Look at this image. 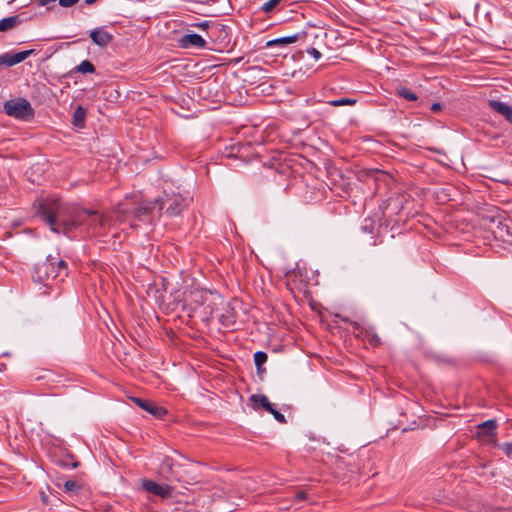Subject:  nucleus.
<instances>
[{"label":"nucleus","mask_w":512,"mask_h":512,"mask_svg":"<svg viewBox=\"0 0 512 512\" xmlns=\"http://www.w3.org/2000/svg\"><path fill=\"white\" fill-rule=\"evenodd\" d=\"M37 213L49 225L51 231L70 237L75 231V223L82 220L85 212L75 204L67 203L55 196L41 200Z\"/></svg>","instance_id":"1"},{"label":"nucleus","mask_w":512,"mask_h":512,"mask_svg":"<svg viewBox=\"0 0 512 512\" xmlns=\"http://www.w3.org/2000/svg\"><path fill=\"white\" fill-rule=\"evenodd\" d=\"M68 275L67 263L55 256L48 255L46 259L35 265L32 278L34 282L49 286L56 278L64 279Z\"/></svg>","instance_id":"2"},{"label":"nucleus","mask_w":512,"mask_h":512,"mask_svg":"<svg viewBox=\"0 0 512 512\" xmlns=\"http://www.w3.org/2000/svg\"><path fill=\"white\" fill-rule=\"evenodd\" d=\"M158 202L156 199L142 201L130 210L119 205L115 213L119 221H125L132 216L136 221L152 225L154 224V211H158Z\"/></svg>","instance_id":"3"},{"label":"nucleus","mask_w":512,"mask_h":512,"mask_svg":"<svg viewBox=\"0 0 512 512\" xmlns=\"http://www.w3.org/2000/svg\"><path fill=\"white\" fill-rule=\"evenodd\" d=\"M3 110L8 116L22 121H30L35 117L34 108L30 102L23 97L5 101Z\"/></svg>","instance_id":"4"},{"label":"nucleus","mask_w":512,"mask_h":512,"mask_svg":"<svg viewBox=\"0 0 512 512\" xmlns=\"http://www.w3.org/2000/svg\"><path fill=\"white\" fill-rule=\"evenodd\" d=\"M158 202V216H161L162 211L165 210V214L168 217H175L181 214L186 207L185 198L181 194L176 193H164L163 196L156 198Z\"/></svg>","instance_id":"5"},{"label":"nucleus","mask_w":512,"mask_h":512,"mask_svg":"<svg viewBox=\"0 0 512 512\" xmlns=\"http://www.w3.org/2000/svg\"><path fill=\"white\" fill-rule=\"evenodd\" d=\"M142 488L155 496H158L162 499L170 498L172 495V488L168 485L158 484L157 482L145 479L142 482Z\"/></svg>","instance_id":"6"},{"label":"nucleus","mask_w":512,"mask_h":512,"mask_svg":"<svg viewBox=\"0 0 512 512\" xmlns=\"http://www.w3.org/2000/svg\"><path fill=\"white\" fill-rule=\"evenodd\" d=\"M35 53L34 49L20 51L14 54L5 53L0 55V65H6L7 67L14 66L23 62L29 56Z\"/></svg>","instance_id":"7"},{"label":"nucleus","mask_w":512,"mask_h":512,"mask_svg":"<svg viewBox=\"0 0 512 512\" xmlns=\"http://www.w3.org/2000/svg\"><path fill=\"white\" fill-rule=\"evenodd\" d=\"M357 337L362 339L371 347H379L382 344L381 338L372 327H360L357 325Z\"/></svg>","instance_id":"8"},{"label":"nucleus","mask_w":512,"mask_h":512,"mask_svg":"<svg viewBox=\"0 0 512 512\" xmlns=\"http://www.w3.org/2000/svg\"><path fill=\"white\" fill-rule=\"evenodd\" d=\"M133 401L143 410L147 411L156 418L161 419L167 414V410L164 407L158 406L152 401L144 400L141 398H133Z\"/></svg>","instance_id":"9"},{"label":"nucleus","mask_w":512,"mask_h":512,"mask_svg":"<svg viewBox=\"0 0 512 512\" xmlns=\"http://www.w3.org/2000/svg\"><path fill=\"white\" fill-rule=\"evenodd\" d=\"M90 38L94 44L105 48L112 42L113 35L107 32L103 27H98L90 32Z\"/></svg>","instance_id":"10"},{"label":"nucleus","mask_w":512,"mask_h":512,"mask_svg":"<svg viewBox=\"0 0 512 512\" xmlns=\"http://www.w3.org/2000/svg\"><path fill=\"white\" fill-rule=\"evenodd\" d=\"M179 44L182 48L197 47L205 48L207 43L202 36L196 33H189L183 35L179 39Z\"/></svg>","instance_id":"11"},{"label":"nucleus","mask_w":512,"mask_h":512,"mask_svg":"<svg viewBox=\"0 0 512 512\" xmlns=\"http://www.w3.org/2000/svg\"><path fill=\"white\" fill-rule=\"evenodd\" d=\"M81 211L85 212L86 215L81 217V222L75 223V230L81 227L87 228V223L92 217H95L99 220V227H104L106 225V218L102 216L97 210L81 208Z\"/></svg>","instance_id":"12"},{"label":"nucleus","mask_w":512,"mask_h":512,"mask_svg":"<svg viewBox=\"0 0 512 512\" xmlns=\"http://www.w3.org/2000/svg\"><path fill=\"white\" fill-rule=\"evenodd\" d=\"M489 107L501 114L509 123L512 124V107L498 100H489Z\"/></svg>","instance_id":"13"},{"label":"nucleus","mask_w":512,"mask_h":512,"mask_svg":"<svg viewBox=\"0 0 512 512\" xmlns=\"http://www.w3.org/2000/svg\"><path fill=\"white\" fill-rule=\"evenodd\" d=\"M249 401L252 403V408L254 410L262 408L269 412L272 409L273 404L269 401L268 397L263 394H252L249 397Z\"/></svg>","instance_id":"14"},{"label":"nucleus","mask_w":512,"mask_h":512,"mask_svg":"<svg viewBox=\"0 0 512 512\" xmlns=\"http://www.w3.org/2000/svg\"><path fill=\"white\" fill-rule=\"evenodd\" d=\"M299 38L298 34H294L291 36H284L276 39H272L266 43V46L269 48L273 47H284L289 44L295 43Z\"/></svg>","instance_id":"15"},{"label":"nucleus","mask_w":512,"mask_h":512,"mask_svg":"<svg viewBox=\"0 0 512 512\" xmlns=\"http://www.w3.org/2000/svg\"><path fill=\"white\" fill-rule=\"evenodd\" d=\"M478 433L483 436H493L497 428L496 420L490 419L477 426Z\"/></svg>","instance_id":"16"},{"label":"nucleus","mask_w":512,"mask_h":512,"mask_svg":"<svg viewBox=\"0 0 512 512\" xmlns=\"http://www.w3.org/2000/svg\"><path fill=\"white\" fill-rule=\"evenodd\" d=\"M21 23V19L18 15L9 16L0 20V32H5L13 29Z\"/></svg>","instance_id":"17"},{"label":"nucleus","mask_w":512,"mask_h":512,"mask_svg":"<svg viewBox=\"0 0 512 512\" xmlns=\"http://www.w3.org/2000/svg\"><path fill=\"white\" fill-rule=\"evenodd\" d=\"M85 117L86 109L83 108L81 105L77 106L73 113L72 124L78 128L84 127Z\"/></svg>","instance_id":"18"},{"label":"nucleus","mask_w":512,"mask_h":512,"mask_svg":"<svg viewBox=\"0 0 512 512\" xmlns=\"http://www.w3.org/2000/svg\"><path fill=\"white\" fill-rule=\"evenodd\" d=\"M397 95L404 98L407 101H416L418 96L404 86H400L396 89Z\"/></svg>","instance_id":"19"},{"label":"nucleus","mask_w":512,"mask_h":512,"mask_svg":"<svg viewBox=\"0 0 512 512\" xmlns=\"http://www.w3.org/2000/svg\"><path fill=\"white\" fill-rule=\"evenodd\" d=\"M267 354L263 351H257L255 354H254V363H255V366H256V369H257V372L258 373H261L264 371V369L262 368L263 364L267 361Z\"/></svg>","instance_id":"20"},{"label":"nucleus","mask_w":512,"mask_h":512,"mask_svg":"<svg viewBox=\"0 0 512 512\" xmlns=\"http://www.w3.org/2000/svg\"><path fill=\"white\" fill-rule=\"evenodd\" d=\"M173 466H174L173 459L166 457L165 459H163V461L160 465V472L165 476L168 474H172Z\"/></svg>","instance_id":"21"},{"label":"nucleus","mask_w":512,"mask_h":512,"mask_svg":"<svg viewBox=\"0 0 512 512\" xmlns=\"http://www.w3.org/2000/svg\"><path fill=\"white\" fill-rule=\"evenodd\" d=\"M63 488L67 492L77 493L81 489V484L74 480H66L63 483Z\"/></svg>","instance_id":"22"},{"label":"nucleus","mask_w":512,"mask_h":512,"mask_svg":"<svg viewBox=\"0 0 512 512\" xmlns=\"http://www.w3.org/2000/svg\"><path fill=\"white\" fill-rule=\"evenodd\" d=\"M77 71L83 74L94 73L95 67L89 60H83L77 67Z\"/></svg>","instance_id":"23"},{"label":"nucleus","mask_w":512,"mask_h":512,"mask_svg":"<svg viewBox=\"0 0 512 512\" xmlns=\"http://www.w3.org/2000/svg\"><path fill=\"white\" fill-rule=\"evenodd\" d=\"M60 464L63 467H66V468L70 467L73 469L77 468L80 465V463L78 461H76L72 455H68L65 459L61 460Z\"/></svg>","instance_id":"24"},{"label":"nucleus","mask_w":512,"mask_h":512,"mask_svg":"<svg viewBox=\"0 0 512 512\" xmlns=\"http://www.w3.org/2000/svg\"><path fill=\"white\" fill-rule=\"evenodd\" d=\"M356 103V99L352 98H340L336 100H332L329 102L331 106H344V105H354Z\"/></svg>","instance_id":"25"},{"label":"nucleus","mask_w":512,"mask_h":512,"mask_svg":"<svg viewBox=\"0 0 512 512\" xmlns=\"http://www.w3.org/2000/svg\"><path fill=\"white\" fill-rule=\"evenodd\" d=\"M281 2V0H268L267 2H265L262 7H261V10L264 12V13H270L272 12L275 7Z\"/></svg>","instance_id":"26"},{"label":"nucleus","mask_w":512,"mask_h":512,"mask_svg":"<svg viewBox=\"0 0 512 512\" xmlns=\"http://www.w3.org/2000/svg\"><path fill=\"white\" fill-rule=\"evenodd\" d=\"M269 413H271L279 423L284 424L287 422L285 416L275 409L274 404L272 405V409Z\"/></svg>","instance_id":"27"},{"label":"nucleus","mask_w":512,"mask_h":512,"mask_svg":"<svg viewBox=\"0 0 512 512\" xmlns=\"http://www.w3.org/2000/svg\"><path fill=\"white\" fill-rule=\"evenodd\" d=\"M362 230L367 233H373L374 231V223L371 219H365L364 224L362 225Z\"/></svg>","instance_id":"28"},{"label":"nucleus","mask_w":512,"mask_h":512,"mask_svg":"<svg viewBox=\"0 0 512 512\" xmlns=\"http://www.w3.org/2000/svg\"><path fill=\"white\" fill-rule=\"evenodd\" d=\"M59 5L63 8H70L77 4L79 0H58Z\"/></svg>","instance_id":"29"},{"label":"nucleus","mask_w":512,"mask_h":512,"mask_svg":"<svg viewBox=\"0 0 512 512\" xmlns=\"http://www.w3.org/2000/svg\"><path fill=\"white\" fill-rule=\"evenodd\" d=\"M307 54H309L310 56H312L315 60H319L321 58V53L316 49V48H313V47H310L306 50Z\"/></svg>","instance_id":"30"},{"label":"nucleus","mask_w":512,"mask_h":512,"mask_svg":"<svg viewBox=\"0 0 512 512\" xmlns=\"http://www.w3.org/2000/svg\"><path fill=\"white\" fill-rule=\"evenodd\" d=\"M97 226H99V220L95 217L90 218L87 223V229H95Z\"/></svg>","instance_id":"31"},{"label":"nucleus","mask_w":512,"mask_h":512,"mask_svg":"<svg viewBox=\"0 0 512 512\" xmlns=\"http://www.w3.org/2000/svg\"><path fill=\"white\" fill-rule=\"evenodd\" d=\"M307 498V493L304 490H300L296 492L295 500L296 501H304Z\"/></svg>","instance_id":"32"},{"label":"nucleus","mask_w":512,"mask_h":512,"mask_svg":"<svg viewBox=\"0 0 512 512\" xmlns=\"http://www.w3.org/2000/svg\"><path fill=\"white\" fill-rule=\"evenodd\" d=\"M503 450L507 456H511L512 455V442L505 443L503 445Z\"/></svg>","instance_id":"33"},{"label":"nucleus","mask_w":512,"mask_h":512,"mask_svg":"<svg viewBox=\"0 0 512 512\" xmlns=\"http://www.w3.org/2000/svg\"><path fill=\"white\" fill-rule=\"evenodd\" d=\"M441 109H442V105L440 103H433L431 105V111L432 112L437 113V112L441 111Z\"/></svg>","instance_id":"34"},{"label":"nucleus","mask_w":512,"mask_h":512,"mask_svg":"<svg viewBox=\"0 0 512 512\" xmlns=\"http://www.w3.org/2000/svg\"><path fill=\"white\" fill-rule=\"evenodd\" d=\"M56 0H37V4L39 6H48L50 3L55 2Z\"/></svg>","instance_id":"35"},{"label":"nucleus","mask_w":512,"mask_h":512,"mask_svg":"<svg viewBox=\"0 0 512 512\" xmlns=\"http://www.w3.org/2000/svg\"><path fill=\"white\" fill-rule=\"evenodd\" d=\"M196 26L198 28L205 29V28H207L209 26V23L207 21H204V22L196 24Z\"/></svg>","instance_id":"36"},{"label":"nucleus","mask_w":512,"mask_h":512,"mask_svg":"<svg viewBox=\"0 0 512 512\" xmlns=\"http://www.w3.org/2000/svg\"><path fill=\"white\" fill-rule=\"evenodd\" d=\"M97 0H84V3L87 4V5H92L96 2Z\"/></svg>","instance_id":"37"},{"label":"nucleus","mask_w":512,"mask_h":512,"mask_svg":"<svg viewBox=\"0 0 512 512\" xmlns=\"http://www.w3.org/2000/svg\"><path fill=\"white\" fill-rule=\"evenodd\" d=\"M411 429L412 428H410V427H405V428H403L402 432H407V431H410Z\"/></svg>","instance_id":"38"},{"label":"nucleus","mask_w":512,"mask_h":512,"mask_svg":"<svg viewBox=\"0 0 512 512\" xmlns=\"http://www.w3.org/2000/svg\"><path fill=\"white\" fill-rule=\"evenodd\" d=\"M131 227H132V228L136 227V224L131 223Z\"/></svg>","instance_id":"39"}]
</instances>
